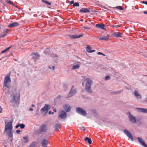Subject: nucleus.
Returning <instances> with one entry per match:
<instances>
[{
	"mask_svg": "<svg viewBox=\"0 0 147 147\" xmlns=\"http://www.w3.org/2000/svg\"><path fill=\"white\" fill-rule=\"evenodd\" d=\"M11 102L15 104H18L20 100V94L17 92L13 93L11 95Z\"/></svg>",
	"mask_w": 147,
	"mask_h": 147,
	"instance_id": "nucleus-1",
	"label": "nucleus"
},
{
	"mask_svg": "<svg viewBox=\"0 0 147 147\" xmlns=\"http://www.w3.org/2000/svg\"><path fill=\"white\" fill-rule=\"evenodd\" d=\"M86 80V83L85 89L88 92L90 93H92V91L91 90V86L93 83L92 81L89 78H87Z\"/></svg>",
	"mask_w": 147,
	"mask_h": 147,
	"instance_id": "nucleus-2",
	"label": "nucleus"
},
{
	"mask_svg": "<svg viewBox=\"0 0 147 147\" xmlns=\"http://www.w3.org/2000/svg\"><path fill=\"white\" fill-rule=\"evenodd\" d=\"M11 74V72H9L7 74V75L5 77L3 84L5 86L6 88H9V86L8 84L11 82V80L10 77Z\"/></svg>",
	"mask_w": 147,
	"mask_h": 147,
	"instance_id": "nucleus-3",
	"label": "nucleus"
},
{
	"mask_svg": "<svg viewBox=\"0 0 147 147\" xmlns=\"http://www.w3.org/2000/svg\"><path fill=\"white\" fill-rule=\"evenodd\" d=\"M76 111L78 113L83 116H85L86 115V111L81 108H76Z\"/></svg>",
	"mask_w": 147,
	"mask_h": 147,
	"instance_id": "nucleus-4",
	"label": "nucleus"
},
{
	"mask_svg": "<svg viewBox=\"0 0 147 147\" xmlns=\"http://www.w3.org/2000/svg\"><path fill=\"white\" fill-rule=\"evenodd\" d=\"M9 130H12V122L11 121L8 122L5 125V131H7Z\"/></svg>",
	"mask_w": 147,
	"mask_h": 147,
	"instance_id": "nucleus-5",
	"label": "nucleus"
},
{
	"mask_svg": "<svg viewBox=\"0 0 147 147\" xmlns=\"http://www.w3.org/2000/svg\"><path fill=\"white\" fill-rule=\"evenodd\" d=\"M59 116L61 119H65L67 114L65 111H62L59 112Z\"/></svg>",
	"mask_w": 147,
	"mask_h": 147,
	"instance_id": "nucleus-6",
	"label": "nucleus"
},
{
	"mask_svg": "<svg viewBox=\"0 0 147 147\" xmlns=\"http://www.w3.org/2000/svg\"><path fill=\"white\" fill-rule=\"evenodd\" d=\"M31 55L32 56V59L35 61L39 59L40 55L38 52L32 53L31 54Z\"/></svg>",
	"mask_w": 147,
	"mask_h": 147,
	"instance_id": "nucleus-7",
	"label": "nucleus"
},
{
	"mask_svg": "<svg viewBox=\"0 0 147 147\" xmlns=\"http://www.w3.org/2000/svg\"><path fill=\"white\" fill-rule=\"evenodd\" d=\"M47 130V125L45 124H43L40 126L39 130L40 132H45Z\"/></svg>",
	"mask_w": 147,
	"mask_h": 147,
	"instance_id": "nucleus-8",
	"label": "nucleus"
},
{
	"mask_svg": "<svg viewBox=\"0 0 147 147\" xmlns=\"http://www.w3.org/2000/svg\"><path fill=\"white\" fill-rule=\"evenodd\" d=\"M49 108V105L46 104L45 106L41 109V111L42 113L46 114Z\"/></svg>",
	"mask_w": 147,
	"mask_h": 147,
	"instance_id": "nucleus-9",
	"label": "nucleus"
},
{
	"mask_svg": "<svg viewBox=\"0 0 147 147\" xmlns=\"http://www.w3.org/2000/svg\"><path fill=\"white\" fill-rule=\"evenodd\" d=\"M74 87V86H72L71 89L69 93V97H71L74 95L77 92V90L76 89L73 90V88Z\"/></svg>",
	"mask_w": 147,
	"mask_h": 147,
	"instance_id": "nucleus-10",
	"label": "nucleus"
},
{
	"mask_svg": "<svg viewBox=\"0 0 147 147\" xmlns=\"http://www.w3.org/2000/svg\"><path fill=\"white\" fill-rule=\"evenodd\" d=\"M124 132L131 140H133L132 135L129 131L126 129H125L124 131Z\"/></svg>",
	"mask_w": 147,
	"mask_h": 147,
	"instance_id": "nucleus-11",
	"label": "nucleus"
},
{
	"mask_svg": "<svg viewBox=\"0 0 147 147\" xmlns=\"http://www.w3.org/2000/svg\"><path fill=\"white\" fill-rule=\"evenodd\" d=\"M41 144L44 147H47V145L49 144L48 141L46 139H43L41 141Z\"/></svg>",
	"mask_w": 147,
	"mask_h": 147,
	"instance_id": "nucleus-12",
	"label": "nucleus"
},
{
	"mask_svg": "<svg viewBox=\"0 0 147 147\" xmlns=\"http://www.w3.org/2000/svg\"><path fill=\"white\" fill-rule=\"evenodd\" d=\"M138 139L141 145L144 147H147V145L145 143V142L141 138L138 137Z\"/></svg>",
	"mask_w": 147,
	"mask_h": 147,
	"instance_id": "nucleus-13",
	"label": "nucleus"
},
{
	"mask_svg": "<svg viewBox=\"0 0 147 147\" xmlns=\"http://www.w3.org/2000/svg\"><path fill=\"white\" fill-rule=\"evenodd\" d=\"M129 115L128 116V117L130 121L132 123H136V118L134 117L130 113H129Z\"/></svg>",
	"mask_w": 147,
	"mask_h": 147,
	"instance_id": "nucleus-14",
	"label": "nucleus"
},
{
	"mask_svg": "<svg viewBox=\"0 0 147 147\" xmlns=\"http://www.w3.org/2000/svg\"><path fill=\"white\" fill-rule=\"evenodd\" d=\"M137 111L139 112L147 113V109L144 108H137Z\"/></svg>",
	"mask_w": 147,
	"mask_h": 147,
	"instance_id": "nucleus-15",
	"label": "nucleus"
},
{
	"mask_svg": "<svg viewBox=\"0 0 147 147\" xmlns=\"http://www.w3.org/2000/svg\"><path fill=\"white\" fill-rule=\"evenodd\" d=\"M80 13H88L90 12V10L87 8H83L80 10Z\"/></svg>",
	"mask_w": 147,
	"mask_h": 147,
	"instance_id": "nucleus-16",
	"label": "nucleus"
},
{
	"mask_svg": "<svg viewBox=\"0 0 147 147\" xmlns=\"http://www.w3.org/2000/svg\"><path fill=\"white\" fill-rule=\"evenodd\" d=\"M19 24L17 22H14L10 24L8 26V27L9 28H11L13 27H15L17 26H19Z\"/></svg>",
	"mask_w": 147,
	"mask_h": 147,
	"instance_id": "nucleus-17",
	"label": "nucleus"
},
{
	"mask_svg": "<svg viewBox=\"0 0 147 147\" xmlns=\"http://www.w3.org/2000/svg\"><path fill=\"white\" fill-rule=\"evenodd\" d=\"M83 35V34L79 35H69V36L71 38L75 39L81 37H82Z\"/></svg>",
	"mask_w": 147,
	"mask_h": 147,
	"instance_id": "nucleus-18",
	"label": "nucleus"
},
{
	"mask_svg": "<svg viewBox=\"0 0 147 147\" xmlns=\"http://www.w3.org/2000/svg\"><path fill=\"white\" fill-rule=\"evenodd\" d=\"M134 95L137 99H140L142 98L141 95L137 90L134 91Z\"/></svg>",
	"mask_w": 147,
	"mask_h": 147,
	"instance_id": "nucleus-19",
	"label": "nucleus"
},
{
	"mask_svg": "<svg viewBox=\"0 0 147 147\" xmlns=\"http://www.w3.org/2000/svg\"><path fill=\"white\" fill-rule=\"evenodd\" d=\"M63 108L66 112L69 111L71 110V107L69 105H65L63 107Z\"/></svg>",
	"mask_w": 147,
	"mask_h": 147,
	"instance_id": "nucleus-20",
	"label": "nucleus"
},
{
	"mask_svg": "<svg viewBox=\"0 0 147 147\" xmlns=\"http://www.w3.org/2000/svg\"><path fill=\"white\" fill-rule=\"evenodd\" d=\"M86 51L88 53H91L95 51V50H91L92 48L90 46H88L86 47Z\"/></svg>",
	"mask_w": 147,
	"mask_h": 147,
	"instance_id": "nucleus-21",
	"label": "nucleus"
},
{
	"mask_svg": "<svg viewBox=\"0 0 147 147\" xmlns=\"http://www.w3.org/2000/svg\"><path fill=\"white\" fill-rule=\"evenodd\" d=\"M95 26L98 28H100L102 30L105 29V26L104 24H96Z\"/></svg>",
	"mask_w": 147,
	"mask_h": 147,
	"instance_id": "nucleus-22",
	"label": "nucleus"
},
{
	"mask_svg": "<svg viewBox=\"0 0 147 147\" xmlns=\"http://www.w3.org/2000/svg\"><path fill=\"white\" fill-rule=\"evenodd\" d=\"M7 133V135L10 138H11L13 136V134L12 133V130H9L8 131H5Z\"/></svg>",
	"mask_w": 147,
	"mask_h": 147,
	"instance_id": "nucleus-23",
	"label": "nucleus"
},
{
	"mask_svg": "<svg viewBox=\"0 0 147 147\" xmlns=\"http://www.w3.org/2000/svg\"><path fill=\"white\" fill-rule=\"evenodd\" d=\"M99 40H105L106 41H108L109 40L108 36H104L100 37L99 38Z\"/></svg>",
	"mask_w": 147,
	"mask_h": 147,
	"instance_id": "nucleus-24",
	"label": "nucleus"
},
{
	"mask_svg": "<svg viewBox=\"0 0 147 147\" xmlns=\"http://www.w3.org/2000/svg\"><path fill=\"white\" fill-rule=\"evenodd\" d=\"M5 1H6V2L7 3L9 4L10 5H12L13 6H14L16 8H18V7L17 5H15L14 3L13 2L9 0H6Z\"/></svg>",
	"mask_w": 147,
	"mask_h": 147,
	"instance_id": "nucleus-25",
	"label": "nucleus"
},
{
	"mask_svg": "<svg viewBox=\"0 0 147 147\" xmlns=\"http://www.w3.org/2000/svg\"><path fill=\"white\" fill-rule=\"evenodd\" d=\"M10 30L8 29H6V30H3V34L1 35L0 37H3L4 36H5L8 33V31H9Z\"/></svg>",
	"mask_w": 147,
	"mask_h": 147,
	"instance_id": "nucleus-26",
	"label": "nucleus"
},
{
	"mask_svg": "<svg viewBox=\"0 0 147 147\" xmlns=\"http://www.w3.org/2000/svg\"><path fill=\"white\" fill-rule=\"evenodd\" d=\"M56 130L57 131H59V129L61 127V125L60 123H57L55 125Z\"/></svg>",
	"mask_w": 147,
	"mask_h": 147,
	"instance_id": "nucleus-27",
	"label": "nucleus"
},
{
	"mask_svg": "<svg viewBox=\"0 0 147 147\" xmlns=\"http://www.w3.org/2000/svg\"><path fill=\"white\" fill-rule=\"evenodd\" d=\"M19 127H20V128L21 129H23L24 128L25 126V125L23 124H18V125H17L16 126V128H17Z\"/></svg>",
	"mask_w": 147,
	"mask_h": 147,
	"instance_id": "nucleus-28",
	"label": "nucleus"
},
{
	"mask_svg": "<svg viewBox=\"0 0 147 147\" xmlns=\"http://www.w3.org/2000/svg\"><path fill=\"white\" fill-rule=\"evenodd\" d=\"M84 140L86 141H88V143L89 144H90L92 143V142L90 138L86 137L85 138Z\"/></svg>",
	"mask_w": 147,
	"mask_h": 147,
	"instance_id": "nucleus-29",
	"label": "nucleus"
},
{
	"mask_svg": "<svg viewBox=\"0 0 147 147\" xmlns=\"http://www.w3.org/2000/svg\"><path fill=\"white\" fill-rule=\"evenodd\" d=\"M42 1L43 3H45L49 5H51V3L46 1H45L44 0H42Z\"/></svg>",
	"mask_w": 147,
	"mask_h": 147,
	"instance_id": "nucleus-30",
	"label": "nucleus"
},
{
	"mask_svg": "<svg viewBox=\"0 0 147 147\" xmlns=\"http://www.w3.org/2000/svg\"><path fill=\"white\" fill-rule=\"evenodd\" d=\"M121 34L119 32H116L115 34V36L116 37H121Z\"/></svg>",
	"mask_w": 147,
	"mask_h": 147,
	"instance_id": "nucleus-31",
	"label": "nucleus"
},
{
	"mask_svg": "<svg viewBox=\"0 0 147 147\" xmlns=\"http://www.w3.org/2000/svg\"><path fill=\"white\" fill-rule=\"evenodd\" d=\"M11 48V47L10 46L7 48L5 50L3 51H2L1 52V53L2 54L4 53H5L9 49H10Z\"/></svg>",
	"mask_w": 147,
	"mask_h": 147,
	"instance_id": "nucleus-32",
	"label": "nucleus"
},
{
	"mask_svg": "<svg viewBox=\"0 0 147 147\" xmlns=\"http://www.w3.org/2000/svg\"><path fill=\"white\" fill-rule=\"evenodd\" d=\"M36 146V143L34 142H32L31 144H30L29 147H35Z\"/></svg>",
	"mask_w": 147,
	"mask_h": 147,
	"instance_id": "nucleus-33",
	"label": "nucleus"
},
{
	"mask_svg": "<svg viewBox=\"0 0 147 147\" xmlns=\"http://www.w3.org/2000/svg\"><path fill=\"white\" fill-rule=\"evenodd\" d=\"M79 66L78 65L74 66L72 69H76L79 68Z\"/></svg>",
	"mask_w": 147,
	"mask_h": 147,
	"instance_id": "nucleus-34",
	"label": "nucleus"
},
{
	"mask_svg": "<svg viewBox=\"0 0 147 147\" xmlns=\"http://www.w3.org/2000/svg\"><path fill=\"white\" fill-rule=\"evenodd\" d=\"M23 138L25 140V141L24 142V143H26L28 142V136L24 137H23Z\"/></svg>",
	"mask_w": 147,
	"mask_h": 147,
	"instance_id": "nucleus-35",
	"label": "nucleus"
},
{
	"mask_svg": "<svg viewBox=\"0 0 147 147\" xmlns=\"http://www.w3.org/2000/svg\"><path fill=\"white\" fill-rule=\"evenodd\" d=\"M73 6L74 7H78L79 6V4L78 2H76L73 4Z\"/></svg>",
	"mask_w": 147,
	"mask_h": 147,
	"instance_id": "nucleus-36",
	"label": "nucleus"
},
{
	"mask_svg": "<svg viewBox=\"0 0 147 147\" xmlns=\"http://www.w3.org/2000/svg\"><path fill=\"white\" fill-rule=\"evenodd\" d=\"M110 78V77L109 76H106L105 78V80H108Z\"/></svg>",
	"mask_w": 147,
	"mask_h": 147,
	"instance_id": "nucleus-37",
	"label": "nucleus"
},
{
	"mask_svg": "<svg viewBox=\"0 0 147 147\" xmlns=\"http://www.w3.org/2000/svg\"><path fill=\"white\" fill-rule=\"evenodd\" d=\"M80 128L81 129H82L84 131H85L86 129L85 128V127L84 126L82 127H80Z\"/></svg>",
	"mask_w": 147,
	"mask_h": 147,
	"instance_id": "nucleus-38",
	"label": "nucleus"
},
{
	"mask_svg": "<svg viewBox=\"0 0 147 147\" xmlns=\"http://www.w3.org/2000/svg\"><path fill=\"white\" fill-rule=\"evenodd\" d=\"M97 54L98 55H103V56H105V54L102 53L100 52H98Z\"/></svg>",
	"mask_w": 147,
	"mask_h": 147,
	"instance_id": "nucleus-39",
	"label": "nucleus"
},
{
	"mask_svg": "<svg viewBox=\"0 0 147 147\" xmlns=\"http://www.w3.org/2000/svg\"><path fill=\"white\" fill-rule=\"evenodd\" d=\"M121 26L119 25H115V26H112V27H115L116 28H117V27H121Z\"/></svg>",
	"mask_w": 147,
	"mask_h": 147,
	"instance_id": "nucleus-40",
	"label": "nucleus"
},
{
	"mask_svg": "<svg viewBox=\"0 0 147 147\" xmlns=\"http://www.w3.org/2000/svg\"><path fill=\"white\" fill-rule=\"evenodd\" d=\"M118 8L119 9L121 10H123V7L121 6H119L118 7Z\"/></svg>",
	"mask_w": 147,
	"mask_h": 147,
	"instance_id": "nucleus-41",
	"label": "nucleus"
},
{
	"mask_svg": "<svg viewBox=\"0 0 147 147\" xmlns=\"http://www.w3.org/2000/svg\"><path fill=\"white\" fill-rule=\"evenodd\" d=\"M74 1H70L69 2V3L70 4H74Z\"/></svg>",
	"mask_w": 147,
	"mask_h": 147,
	"instance_id": "nucleus-42",
	"label": "nucleus"
},
{
	"mask_svg": "<svg viewBox=\"0 0 147 147\" xmlns=\"http://www.w3.org/2000/svg\"><path fill=\"white\" fill-rule=\"evenodd\" d=\"M20 132V130H17L16 131V133L18 134H19Z\"/></svg>",
	"mask_w": 147,
	"mask_h": 147,
	"instance_id": "nucleus-43",
	"label": "nucleus"
},
{
	"mask_svg": "<svg viewBox=\"0 0 147 147\" xmlns=\"http://www.w3.org/2000/svg\"><path fill=\"white\" fill-rule=\"evenodd\" d=\"M2 108L0 106V113L2 112Z\"/></svg>",
	"mask_w": 147,
	"mask_h": 147,
	"instance_id": "nucleus-44",
	"label": "nucleus"
},
{
	"mask_svg": "<svg viewBox=\"0 0 147 147\" xmlns=\"http://www.w3.org/2000/svg\"><path fill=\"white\" fill-rule=\"evenodd\" d=\"M54 113L53 112H52L51 111H49V114H50H50H54Z\"/></svg>",
	"mask_w": 147,
	"mask_h": 147,
	"instance_id": "nucleus-45",
	"label": "nucleus"
},
{
	"mask_svg": "<svg viewBox=\"0 0 147 147\" xmlns=\"http://www.w3.org/2000/svg\"><path fill=\"white\" fill-rule=\"evenodd\" d=\"M121 92V91H117V92H115V94H117V93H120Z\"/></svg>",
	"mask_w": 147,
	"mask_h": 147,
	"instance_id": "nucleus-46",
	"label": "nucleus"
},
{
	"mask_svg": "<svg viewBox=\"0 0 147 147\" xmlns=\"http://www.w3.org/2000/svg\"><path fill=\"white\" fill-rule=\"evenodd\" d=\"M29 110L31 111H33V109L32 108H29Z\"/></svg>",
	"mask_w": 147,
	"mask_h": 147,
	"instance_id": "nucleus-47",
	"label": "nucleus"
},
{
	"mask_svg": "<svg viewBox=\"0 0 147 147\" xmlns=\"http://www.w3.org/2000/svg\"><path fill=\"white\" fill-rule=\"evenodd\" d=\"M143 3H145V4L147 5V1H143Z\"/></svg>",
	"mask_w": 147,
	"mask_h": 147,
	"instance_id": "nucleus-48",
	"label": "nucleus"
},
{
	"mask_svg": "<svg viewBox=\"0 0 147 147\" xmlns=\"http://www.w3.org/2000/svg\"><path fill=\"white\" fill-rule=\"evenodd\" d=\"M144 13L145 14H147V11H144Z\"/></svg>",
	"mask_w": 147,
	"mask_h": 147,
	"instance_id": "nucleus-49",
	"label": "nucleus"
},
{
	"mask_svg": "<svg viewBox=\"0 0 147 147\" xmlns=\"http://www.w3.org/2000/svg\"><path fill=\"white\" fill-rule=\"evenodd\" d=\"M53 111H54V112H56V111H57V110H56V109L55 108H54L53 109Z\"/></svg>",
	"mask_w": 147,
	"mask_h": 147,
	"instance_id": "nucleus-50",
	"label": "nucleus"
},
{
	"mask_svg": "<svg viewBox=\"0 0 147 147\" xmlns=\"http://www.w3.org/2000/svg\"><path fill=\"white\" fill-rule=\"evenodd\" d=\"M55 67L54 66H53V70H54L55 69Z\"/></svg>",
	"mask_w": 147,
	"mask_h": 147,
	"instance_id": "nucleus-51",
	"label": "nucleus"
},
{
	"mask_svg": "<svg viewBox=\"0 0 147 147\" xmlns=\"http://www.w3.org/2000/svg\"><path fill=\"white\" fill-rule=\"evenodd\" d=\"M32 107H34V105L33 104H32Z\"/></svg>",
	"mask_w": 147,
	"mask_h": 147,
	"instance_id": "nucleus-52",
	"label": "nucleus"
},
{
	"mask_svg": "<svg viewBox=\"0 0 147 147\" xmlns=\"http://www.w3.org/2000/svg\"><path fill=\"white\" fill-rule=\"evenodd\" d=\"M2 0H0V1L1 2L2 1Z\"/></svg>",
	"mask_w": 147,
	"mask_h": 147,
	"instance_id": "nucleus-53",
	"label": "nucleus"
},
{
	"mask_svg": "<svg viewBox=\"0 0 147 147\" xmlns=\"http://www.w3.org/2000/svg\"><path fill=\"white\" fill-rule=\"evenodd\" d=\"M49 67L50 69H51V67H50V66H49Z\"/></svg>",
	"mask_w": 147,
	"mask_h": 147,
	"instance_id": "nucleus-54",
	"label": "nucleus"
},
{
	"mask_svg": "<svg viewBox=\"0 0 147 147\" xmlns=\"http://www.w3.org/2000/svg\"><path fill=\"white\" fill-rule=\"evenodd\" d=\"M82 84L83 85H84V83H82Z\"/></svg>",
	"mask_w": 147,
	"mask_h": 147,
	"instance_id": "nucleus-55",
	"label": "nucleus"
},
{
	"mask_svg": "<svg viewBox=\"0 0 147 147\" xmlns=\"http://www.w3.org/2000/svg\"><path fill=\"white\" fill-rule=\"evenodd\" d=\"M14 59V60L15 61H17V60H16V59Z\"/></svg>",
	"mask_w": 147,
	"mask_h": 147,
	"instance_id": "nucleus-56",
	"label": "nucleus"
},
{
	"mask_svg": "<svg viewBox=\"0 0 147 147\" xmlns=\"http://www.w3.org/2000/svg\"><path fill=\"white\" fill-rule=\"evenodd\" d=\"M1 28V27L0 26V29Z\"/></svg>",
	"mask_w": 147,
	"mask_h": 147,
	"instance_id": "nucleus-57",
	"label": "nucleus"
},
{
	"mask_svg": "<svg viewBox=\"0 0 147 147\" xmlns=\"http://www.w3.org/2000/svg\"><path fill=\"white\" fill-rule=\"evenodd\" d=\"M146 76H147V75Z\"/></svg>",
	"mask_w": 147,
	"mask_h": 147,
	"instance_id": "nucleus-58",
	"label": "nucleus"
},
{
	"mask_svg": "<svg viewBox=\"0 0 147 147\" xmlns=\"http://www.w3.org/2000/svg\"><path fill=\"white\" fill-rule=\"evenodd\" d=\"M146 99H147V98H146Z\"/></svg>",
	"mask_w": 147,
	"mask_h": 147,
	"instance_id": "nucleus-59",
	"label": "nucleus"
},
{
	"mask_svg": "<svg viewBox=\"0 0 147 147\" xmlns=\"http://www.w3.org/2000/svg\"><path fill=\"white\" fill-rule=\"evenodd\" d=\"M146 139H147V138H146Z\"/></svg>",
	"mask_w": 147,
	"mask_h": 147,
	"instance_id": "nucleus-60",
	"label": "nucleus"
}]
</instances>
